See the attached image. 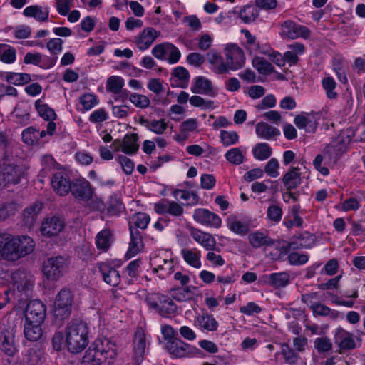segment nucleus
Here are the masks:
<instances>
[{"mask_svg":"<svg viewBox=\"0 0 365 365\" xmlns=\"http://www.w3.org/2000/svg\"><path fill=\"white\" fill-rule=\"evenodd\" d=\"M334 339L335 343L338 344L341 349L349 350L356 347L354 335L341 327L336 329Z\"/></svg>","mask_w":365,"mask_h":365,"instance_id":"nucleus-25","label":"nucleus"},{"mask_svg":"<svg viewBox=\"0 0 365 365\" xmlns=\"http://www.w3.org/2000/svg\"><path fill=\"white\" fill-rule=\"evenodd\" d=\"M255 131L258 137L265 140H270L280 135L279 129L264 122L258 123Z\"/></svg>","mask_w":365,"mask_h":365,"instance_id":"nucleus-33","label":"nucleus"},{"mask_svg":"<svg viewBox=\"0 0 365 365\" xmlns=\"http://www.w3.org/2000/svg\"><path fill=\"white\" fill-rule=\"evenodd\" d=\"M227 226L230 230L240 236L246 235L250 230L248 223L242 222L235 216H231L227 220Z\"/></svg>","mask_w":365,"mask_h":365,"instance_id":"nucleus-36","label":"nucleus"},{"mask_svg":"<svg viewBox=\"0 0 365 365\" xmlns=\"http://www.w3.org/2000/svg\"><path fill=\"white\" fill-rule=\"evenodd\" d=\"M208 62L213 65V72L216 74L227 73V66L223 61L222 57L217 51L212 50L207 53Z\"/></svg>","mask_w":365,"mask_h":365,"instance_id":"nucleus-32","label":"nucleus"},{"mask_svg":"<svg viewBox=\"0 0 365 365\" xmlns=\"http://www.w3.org/2000/svg\"><path fill=\"white\" fill-rule=\"evenodd\" d=\"M124 86L123 78L116 76H112L107 79L106 89L108 92L114 94L120 93Z\"/></svg>","mask_w":365,"mask_h":365,"instance_id":"nucleus-46","label":"nucleus"},{"mask_svg":"<svg viewBox=\"0 0 365 365\" xmlns=\"http://www.w3.org/2000/svg\"><path fill=\"white\" fill-rule=\"evenodd\" d=\"M141 260L138 259L131 261L125 267V274L129 277L130 281L137 279L139 274V268Z\"/></svg>","mask_w":365,"mask_h":365,"instance_id":"nucleus-52","label":"nucleus"},{"mask_svg":"<svg viewBox=\"0 0 365 365\" xmlns=\"http://www.w3.org/2000/svg\"><path fill=\"white\" fill-rule=\"evenodd\" d=\"M15 334L14 327H8L0 331V349L9 356H14L18 351Z\"/></svg>","mask_w":365,"mask_h":365,"instance_id":"nucleus-10","label":"nucleus"},{"mask_svg":"<svg viewBox=\"0 0 365 365\" xmlns=\"http://www.w3.org/2000/svg\"><path fill=\"white\" fill-rule=\"evenodd\" d=\"M172 76L178 78L181 81V83L179 85H174L173 83H171L173 87L174 86H180L181 88H186L190 79V73L188 71L182 67L178 66L173 70Z\"/></svg>","mask_w":365,"mask_h":365,"instance_id":"nucleus-44","label":"nucleus"},{"mask_svg":"<svg viewBox=\"0 0 365 365\" xmlns=\"http://www.w3.org/2000/svg\"><path fill=\"white\" fill-rule=\"evenodd\" d=\"M168 352L177 358H181L202 354V351L179 339H173L167 341L165 344Z\"/></svg>","mask_w":365,"mask_h":365,"instance_id":"nucleus-8","label":"nucleus"},{"mask_svg":"<svg viewBox=\"0 0 365 365\" xmlns=\"http://www.w3.org/2000/svg\"><path fill=\"white\" fill-rule=\"evenodd\" d=\"M190 232L192 237L206 250H215L217 242L211 234L195 227H190Z\"/></svg>","mask_w":365,"mask_h":365,"instance_id":"nucleus-21","label":"nucleus"},{"mask_svg":"<svg viewBox=\"0 0 365 365\" xmlns=\"http://www.w3.org/2000/svg\"><path fill=\"white\" fill-rule=\"evenodd\" d=\"M281 354L283 355L284 361L289 364H294L297 361L298 354L294 349L290 348L287 344H282L281 346Z\"/></svg>","mask_w":365,"mask_h":365,"instance_id":"nucleus-50","label":"nucleus"},{"mask_svg":"<svg viewBox=\"0 0 365 365\" xmlns=\"http://www.w3.org/2000/svg\"><path fill=\"white\" fill-rule=\"evenodd\" d=\"M261 281L275 289L284 287L290 282V276L285 272L272 273L268 275H264L261 277Z\"/></svg>","mask_w":365,"mask_h":365,"instance_id":"nucleus-22","label":"nucleus"},{"mask_svg":"<svg viewBox=\"0 0 365 365\" xmlns=\"http://www.w3.org/2000/svg\"><path fill=\"white\" fill-rule=\"evenodd\" d=\"M139 123L146 127L149 130L156 133L163 134L168 128V125L165 119L153 120L150 122L148 119L141 117Z\"/></svg>","mask_w":365,"mask_h":365,"instance_id":"nucleus-37","label":"nucleus"},{"mask_svg":"<svg viewBox=\"0 0 365 365\" xmlns=\"http://www.w3.org/2000/svg\"><path fill=\"white\" fill-rule=\"evenodd\" d=\"M31 76L26 73H9L6 75V81L16 86H22L31 81Z\"/></svg>","mask_w":365,"mask_h":365,"instance_id":"nucleus-48","label":"nucleus"},{"mask_svg":"<svg viewBox=\"0 0 365 365\" xmlns=\"http://www.w3.org/2000/svg\"><path fill=\"white\" fill-rule=\"evenodd\" d=\"M248 240L250 245L255 249L263 246H272L274 244V240L269 237L267 234L259 231L250 233Z\"/></svg>","mask_w":365,"mask_h":365,"instance_id":"nucleus-31","label":"nucleus"},{"mask_svg":"<svg viewBox=\"0 0 365 365\" xmlns=\"http://www.w3.org/2000/svg\"><path fill=\"white\" fill-rule=\"evenodd\" d=\"M280 30L281 36L289 39L299 37L308 38L310 36V30L307 27L297 24L292 20H287L282 24Z\"/></svg>","mask_w":365,"mask_h":365,"instance_id":"nucleus-11","label":"nucleus"},{"mask_svg":"<svg viewBox=\"0 0 365 365\" xmlns=\"http://www.w3.org/2000/svg\"><path fill=\"white\" fill-rule=\"evenodd\" d=\"M123 209V206L122 202L116 196H111L108 205L109 213L115 215L119 214Z\"/></svg>","mask_w":365,"mask_h":365,"instance_id":"nucleus-63","label":"nucleus"},{"mask_svg":"<svg viewBox=\"0 0 365 365\" xmlns=\"http://www.w3.org/2000/svg\"><path fill=\"white\" fill-rule=\"evenodd\" d=\"M41 323L25 321L24 324V337L30 341H37L43 335Z\"/></svg>","mask_w":365,"mask_h":365,"instance_id":"nucleus-26","label":"nucleus"},{"mask_svg":"<svg viewBox=\"0 0 365 365\" xmlns=\"http://www.w3.org/2000/svg\"><path fill=\"white\" fill-rule=\"evenodd\" d=\"M226 56L225 66L229 70L236 71L242 68L245 63L243 51L236 44H228L225 49Z\"/></svg>","mask_w":365,"mask_h":365,"instance_id":"nucleus-9","label":"nucleus"},{"mask_svg":"<svg viewBox=\"0 0 365 365\" xmlns=\"http://www.w3.org/2000/svg\"><path fill=\"white\" fill-rule=\"evenodd\" d=\"M194 220L198 223L214 228H219L222 224L220 216L205 208H198L194 211Z\"/></svg>","mask_w":365,"mask_h":365,"instance_id":"nucleus-15","label":"nucleus"},{"mask_svg":"<svg viewBox=\"0 0 365 365\" xmlns=\"http://www.w3.org/2000/svg\"><path fill=\"white\" fill-rule=\"evenodd\" d=\"M138 135L137 133L126 134L123 142V152L128 155L135 154L139 149L138 143Z\"/></svg>","mask_w":365,"mask_h":365,"instance_id":"nucleus-35","label":"nucleus"},{"mask_svg":"<svg viewBox=\"0 0 365 365\" xmlns=\"http://www.w3.org/2000/svg\"><path fill=\"white\" fill-rule=\"evenodd\" d=\"M252 65L260 74L269 75L274 71L272 65L262 57H255Z\"/></svg>","mask_w":365,"mask_h":365,"instance_id":"nucleus-42","label":"nucleus"},{"mask_svg":"<svg viewBox=\"0 0 365 365\" xmlns=\"http://www.w3.org/2000/svg\"><path fill=\"white\" fill-rule=\"evenodd\" d=\"M181 255L184 261L189 266L195 269H200L201 267V252L197 248H183L181 250Z\"/></svg>","mask_w":365,"mask_h":365,"instance_id":"nucleus-29","label":"nucleus"},{"mask_svg":"<svg viewBox=\"0 0 365 365\" xmlns=\"http://www.w3.org/2000/svg\"><path fill=\"white\" fill-rule=\"evenodd\" d=\"M190 103L195 107H200L202 108H213L214 102L212 101H205L204 98L199 96H192L190 99Z\"/></svg>","mask_w":365,"mask_h":365,"instance_id":"nucleus-64","label":"nucleus"},{"mask_svg":"<svg viewBox=\"0 0 365 365\" xmlns=\"http://www.w3.org/2000/svg\"><path fill=\"white\" fill-rule=\"evenodd\" d=\"M51 185L54 191L61 196L66 195L71 189L72 181L64 171H58L53 174Z\"/></svg>","mask_w":365,"mask_h":365,"instance_id":"nucleus-17","label":"nucleus"},{"mask_svg":"<svg viewBox=\"0 0 365 365\" xmlns=\"http://www.w3.org/2000/svg\"><path fill=\"white\" fill-rule=\"evenodd\" d=\"M26 168L22 164L6 161L0 163V185H16L25 175Z\"/></svg>","mask_w":365,"mask_h":365,"instance_id":"nucleus-6","label":"nucleus"},{"mask_svg":"<svg viewBox=\"0 0 365 365\" xmlns=\"http://www.w3.org/2000/svg\"><path fill=\"white\" fill-rule=\"evenodd\" d=\"M16 51L14 48L0 43V61L4 63L11 64L16 61Z\"/></svg>","mask_w":365,"mask_h":365,"instance_id":"nucleus-40","label":"nucleus"},{"mask_svg":"<svg viewBox=\"0 0 365 365\" xmlns=\"http://www.w3.org/2000/svg\"><path fill=\"white\" fill-rule=\"evenodd\" d=\"M160 34V32L156 31L154 28L147 27L135 38L134 43L139 50L145 51L153 44Z\"/></svg>","mask_w":365,"mask_h":365,"instance_id":"nucleus-18","label":"nucleus"},{"mask_svg":"<svg viewBox=\"0 0 365 365\" xmlns=\"http://www.w3.org/2000/svg\"><path fill=\"white\" fill-rule=\"evenodd\" d=\"M320 115L317 113H302L295 116L294 123L299 129H304L309 133H314Z\"/></svg>","mask_w":365,"mask_h":365,"instance_id":"nucleus-16","label":"nucleus"},{"mask_svg":"<svg viewBox=\"0 0 365 365\" xmlns=\"http://www.w3.org/2000/svg\"><path fill=\"white\" fill-rule=\"evenodd\" d=\"M97 267L106 283L113 287L118 286L120 282V275L118 270L107 262H100Z\"/></svg>","mask_w":365,"mask_h":365,"instance_id":"nucleus-20","label":"nucleus"},{"mask_svg":"<svg viewBox=\"0 0 365 365\" xmlns=\"http://www.w3.org/2000/svg\"><path fill=\"white\" fill-rule=\"evenodd\" d=\"M173 292V298L178 302H185L191 299L193 296L191 287H185L183 288H173L170 289Z\"/></svg>","mask_w":365,"mask_h":365,"instance_id":"nucleus-47","label":"nucleus"},{"mask_svg":"<svg viewBox=\"0 0 365 365\" xmlns=\"http://www.w3.org/2000/svg\"><path fill=\"white\" fill-rule=\"evenodd\" d=\"M69 259L62 255L52 256L45 259L42 264V273L48 281L56 282L67 272Z\"/></svg>","mask_w":365,"mask_h":365,"instance_id":"nucleus-4","label":"nucleus"},{"mask_svg":"<svg viewBox=\"0 0 365 365\" xmlns=\"http://www.w3.org/2000/svg\"><path fill=\"white\" fill-rule=\"evenodd\" d=\"M34 241L29 236L0 235V261H16L31 253Z\"/></svg>","mask_w":365,"mask_h":365,"instance_id":"nucleus-1","label":"nucleus"},{"mask_svg":"<svg viewBox=\"0 0 365 365\" xmlns=\"http://www.w3.org/2000/svg\"><path fill=\"white\" fill-rule=\"evenodd\" d=\"M17 207V204L14 202H7L0 205V221H4L14 215Z\"/></svg>","mask_w":365,"mask_h":365,"instance_id":"nucleus-58","label":"nucleus"},{"mask_svg":"<svg viewBox=\"0 0 365 365\" xmlns=\"http://www.w3.org/2000/svg\"><path fill=\"white\" fill-rule=\"evenodd\" d=\"M282 181L287 190L297 187L302 182L299 168L297 167L289 169L283 176Z\"/></svg>","mask_w":365,"mask_h":365,"instance_id":"nucleus-30","label":"nucleus"},{"mask_svg":"<svg viewBox=\"0 0 365 365\" xmlns=\"http://www.w3.org/2000/svg\"><path fill=\"white\" fill-rule=\"evenodd\" d=\"M70 192L75 199L87 202L93 197V188L89 181L77 178L72 181Z\"/></svg>","mask_w":365,"mask_h":365,"instance_id":"nucleus-13","label":"nucleus"},{"mask_svg":"<svg viewBox=\"0 0 365 365\" xmlns=\"http://www.w3.org/2000/svg\"><path fill=\"white\" fill-rule=\"evenodd\" d=\"M113 241V235L109 229L100 231L96 236V245L98 250L106 252L110 247Z\"/></svg>","mask_w":365,"mask_h":365,"instance_id":"nucleus-34","label":"nucleus"},{"mask_svg":"<svg viewBox=\"0 0 365 365\" xmlns=\"http://www.w3.org/2000/svg\"><path fill=\"white\" fill-rule=\"evenodd\" d=\"M145 302L150 308L163 317H168L177 311L176 304L168 295L151 293L147 295Z\"/></svg>","mask_w":365,"mask_h":365,"instance_id":"nucleus-5","label":"nucleus"},{"mask_svg":"<svg viewBox=\"0 0 365 365\" xmlns=\"http://www.w3.org/2000/svg\"><path fill=\"white\" fill-rule=\"evenodd\" d=\"M282 209L277 205H271L267 210V218L276 223L280 222L282 217Z\"/></svg>","mask_w":365,"mask_h":365,"instance_id":"nucleus-59","label":"nucleus"},{"mask_svg":"<svg viewBox=\"0 0 365 365\" xmlns=\"http://www.w3.org/2000/svg\"><path fill=\"white\" fill-rule=\"evenodd\" d=\"M129 100L136 107L140 108H146L150 104V101L148 96L135 93L130 95Z\"/></svg>","mask_w":365,"mask_h":365,"instance_id":"nucleus-53","label":"nucleus"},{"mask_svg":"<svg viewBox=\"0 0 365 365\" xmlns=\"http://www.w3.org/2000/svg\"><path fill=\"white\" fill-rule=\"evenodd\" d=\"M49 12L48 6L36 4L26 7L23 14L26 17L34 18L38 22H46L48 20Z\"/></svg>","mask_w":365,"mask_h":365,"instance_id":"nucleus-24","label":"nucleus"},{"mask_svg":"<svg viewBox=\"0 0 365 365\" xmlns=\"http://www.w3.org/2000/svg\"><path fill=\"white\" fill-rule=\"evenodd\" d=\"M170 43L165 42L155 45L152 49V54L158 59L163 60L168 53Z\"/></svg>","mask_w":365,"mask_h":365,"instance_id":"nucleus-61","label":"nucleus"},{"mask_svg":"<svg viewBox=\"0 0 365 365\" xmlns=\"http://www.w3.org/2000/svg\"><path fill=\"white\" fill-rule=\"evenodd\" d=\"M35 108L38 115L45 120L51 121L56 119L57 115L55 111L47 104L43 103L40 99L35 102Z\"/></svg>","mask_w":365,"mask_h":365,"instance_id":"nucleus-39","label":"nucleus"},{"mask_svg":"<svg viewBox=\"0 0 365 365\" xmlns=\"http://www.w3.org/2000/svg\"><path fill=\"white\" fill-rule=\"evenodd\" d=\"M117 355L115 344L108 338H98L86 351L83 365H111Z\"/></svg>","mask_w":365,"mask_h":365,"instance_id":"nucleus-2","label":"nucleus"},{"mask_svg":"<svg viewBox=\"0 0 365 365\" xmlns=\"http://www.w3.org/2000/svg\"><path fill=\"white\" fill-rule=\"evenodd\" d=\"M80 103L85 110H90L98 104V101L96 96L92 93H85L80 97Z\"/></svg>","mask_w":365,"mask_h":365,"instance_id":"nucleus-62","label":"nucleus"},{"mask_svg":"<svg viewBox=\"0 0 365 365\" xmlns=\"http://www.w3.org/2000/svg\"><path fill=\"white\" fill-rule=\"evenodd\" d=\"M150 216L143 212H138L132 217V222L136 228L145 230L150 222Z\"/></svg>","mask_w":365,"mask_h":365,"instance_id":"nucleus-55","label":"nucleus"},{"mask_svg":"<svg viewBox=\"0 0 365 365\" xmlns=\"http://www.w3.org/2000/svg\"><path fill=\"white\" fill-rule=\"evenodd\" d=\"M336 82L332 77H326L322 80L323 88L326 91L327 96L330 99L336 98L337 93L334 91Z\"/></svg>","mask_w":365,"mask_h":365,"instance_id":"nucleus-56","label":"nucleus"},{"mask_svg":"<svg viewBox=\"0 0 365 365\" xmlns=\"http://www.w3.org/2000/svg\"><path fill=\"white\" fill-rule=\"evenodd\" d=\"M130 241L126 257H132L137 255L143 246L140 232L137 229H133L130 225Z\"/></svg>","mask_w":365,"mask_h":365,"instance_id":"nucleus-27","label":"nucleus"},{"mask_svg":"<svg viewBox=\"0 0 365 365\" xmlns=\"http://www.w3.org/2000/svg\"><path fill=\"white\" fill-rule=\"evenodd\" d=\"M173 195L175 198H178L180 196V198L184 200H191V203L195 205L198 202V195L193 192H189L183 190L176 189L173 192Z\"/></svg>","mask_w":365,"mask_h":365,"instance_id":"nucleus-60","label":"nucleus"},{"mask_svg":"<svg viewBox=\"0 0 365 365\" xmlns=\"http://www.w3.org/2000/svg\"><path fill=\"white\" fill-rule=\"evenodd\" d=\"M238 16L245 24L253 22L259 16L258 10L253 6H243L239 11Z\"/></svg>","mask_w":365,"mask_h":365,"instance_id":"nucleus-41","label":"nucleus"},{"mask_svg":"<svg viewBox=\"0 0 365 365\" xmlns=\"http://www.w3.org/2000/svg\"><path fill=\"white\" fill-rule=\"evenodd\" d=\"M73 302V294L70 289L63 288L56 297L54 316L56 319L63 320L69 317Z\"/></svg>","mask_w":365,"mask_h":365,"instance_id":"nucleus-7","label":"nucleus"},{"mask_svg":"<svg viewBox=\"0 0 365 365\" xmlns=\"http://www.w3.org/2000/svg\"><path fill=\"white\" fill-rule=\"evenodd\" d=\"M65 227L63 220L58 216L48 217L41 223L40 232L46 237H52L59 235Z\"/></svg>","mask_w":365,"mask_h":365,"instance_id":"nucleus-14","label":"nucleus"},{"mask_svg":"<svg viewBox=\"0 0 365 365\" xmlns=\"http://www.w3.org/2000/svg\"><path fill=\"white\" fill-rule=\"evenodd\" d=\"M195 323L200 329L210 331L217 330L218 327V323L216 319L212 315L209 314H203L201 316H199L197 318Z\"/></svg>","mask_w":365,"mask_h":365,"instance_id":"nucleus-38","label":"nucleus"},{"mask_svg":"<svg viewBox=\"0 0 365 365\" xmlns=\"http://www.w3.org/2000/svg\"><path fill=\"white\" fill-rule=\"evenodd\" d=\"M314 348L319 353H324L332 349V343L327 336L318 337L314 342Z\"/></svg>","mask_w":365,"mask_h":365,"instance_id":"nucleus-54","label":"nucleus"},{"mask_svg":"<svg viewBox=\"0 0 365 365\" xmlns=\"http://www.w3.org/2000/svg\"><path fill=\"white\" fill-rule=\"evenodd\" d=\"M46 308L38 299L30 301L25 310V321L43 324L46 318Z\"/></svg>","mask_w":365,"mask_h":365,"instance_id":"nucleus-12","label":"nucleus"},{"mask_svg":"<svg viewBox=\"0 0 365 365\" xmlns=\"http://www.w3.org/2000/svg\"><path fill=\"white\" fill-rule=\"evenodd\" d=\"M191 91L193 93L207 95L212 97L216 95L212 82L203 76H197L195 78L194 83L191 86Z\"/></svg>","mask_w":365,"mask_h":365,"instance_id":"nucleus-23","label":"nucleus"},{"mask_svg":"<svg viewBox=\"0 0 365 365\" xmlns=\"http://www.w3.org/2000/svg\"><path fill=\"white\" fill-rule=\"evenodd\" d=\"M174 271L173 259H163V264H159L153 269L154 272L159 273V277L165 279L170 276Z\"/></svg>","mask_w":365,"mask_h":365,"instance_id":"nucleus-45","label":"nucleus"},{"mask_svg":"<svg viewBox=\"0 0 365 365\" xmlns=\"http://www.w3.org/2000/svg\"><path fill=\"white\" fill-rule=\"evenodd\" d=\"M133 346L134 359L137 364H139L142 361L148 349L145 334L141 329H138L136 331L134 336Z\"/></svg>","mask_w":365,"mask_h":365,"instance_id":"nucleus-19","label":"nucleus"},{"mask_svg":"<svg viewBox=\"0 0 365 365\" xmlns=\"http://www.w3.org/2000/svg\"><path fill=\"white\" fill-rule=\"evenodd\" d=\"M41 210L42 204L37 202L26 207L22 214L23 222L25 226L29 228L32 227L35 225L38 215Z\"/></svg>","mask_w":365,"mask_h":365,"instance_id":"nucleus-28","label":"nucleus"},{"mask_svg":"<svg viewBox=\"0 0 365 365\" xmlns=\"http://www.w3.org/2000/svg\"><path fill=\"white\" fill-rule=\"evenodd\" d=\"M89 328L81 320L71 321L66 328V343L68 350L73 354L82 351L88 344Z\"/></svg>","mask_w":365,"mask_h":365,"instance_id":"nucleus-3","label":"nucleus"},{"mask_svg":"<svg viewBox=\"0 0 365 365\" xmlns=\"http://www.w3.org/2000/svg\"><path fill=\"white\" fill-rule=\"evenodd\" d=\"M220 139L226 147L235 145L239 140V136L235 131L221 130Z\"/></svg>","mask_w":365,"mask_h":365,"instance_id":"nucleus-57","label":"nucleus"},{"mask_svg":"<svg viewBox=\"0 0 365 365\" xmlns=\"http://www.w3.org/2000/svg\"><path fill=\"white\" fill-rule=\"evenodd\" d=\"M254 157L259 160H264L272 155V148L266 143L256 144L253 148Z\"/></svg>","mask_w":365,"mask_h":365,"instance_id":"nucleus-43","label":"nucleus"},{"mask_svg":"<svg viewBox=\"0 0 365 365\" xmlns=\"http://www.w3.org/2000/svg\"><path fill=\"white\" fill-rule=\"evenodd\" d=\"M300 242L299 246L305 249L312 247L316 242V236L309 232H304L297 235Z\"/></svg>","mask_w":365,"mask_h":365,"instance_id":"nucleus-51","label":"nucleus"},{"mask_svg":"<svg viewBox=\"0 0 365 365\" xmlns=\"http://www.w3.org/2000/svg\"><path fill=\"white\" fill-rule=\"evenodd\" d=\"M226 160L233 165H240L244 161V155L239 148H231L225 155Z\"/></svg>","mask_w":365,"mask_h":365,"instance_id":"nucleus-49","label":"nucleus"}]
</instances>
